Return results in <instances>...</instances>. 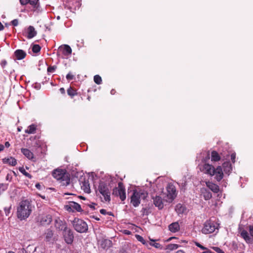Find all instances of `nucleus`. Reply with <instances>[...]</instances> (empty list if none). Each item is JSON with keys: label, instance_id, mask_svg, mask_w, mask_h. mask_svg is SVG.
<instances>
[{"label": "nucleus", "instance_id": "9d476101", "mask_svg": "<svg viewBox=\"0 0 253 253\" xmlns=\"http://www.w3.org/2000/svg\"><path fill=\"white\" fill-rule=\"evenodd\" d=\"M167 197L168 198L173 200L176 196V191L175 187L172 184L169 183L167 187Z\"/></svg>", "mask_w": 253, "mask_h": 253}, {"label": "nucleus", "instance_id": "412c9836", "mask_svg": "<svg viewBox=\"0 0 253 253\" xmlns=\"http://www.w3.org/2000/svg\"><path fill=\"white\" fill-rule=\"evenodd\" d=\"M52 216L50 214L44 215L41 219V222L42 224L48 225L52 221Z\"/></svg>", "mask_w": 253, "mask_h": 253}, {"label": "nucleus", "instance_id": "c03bdc74", "mask_svg": "<svg viewBox=\"0 0 253 253\" xmlns=\"http://www.w3.org/2000/svg\"><path fill=\"white\" fill-rule=\"evenodd\" d=\"M10 209H11V206H10L9 207L4 208V211H5V214L6 216H7L9 214L10 211Z\"/></svg>", "mask_w": 253, "mask_h": 253}, {"label": "nucleus", "instance_id": "0eeeda50", "mask_svg": "<svg viewBox=\"0 0 253 253\" xmlns=\"http://www.w3.org/2000/svg\"><path fill=\"white\" fill-rule=\"evenodd\" d=\"M113 195L117 197H119L122 201L126 199V189L122 182H119L118 187H115L113 189Z\"/></svg>", "mask_w": 253, "mask_h": 253}, {"label": "nucleus", "instance_id": "603ef678", "mask_svg": "<svg viewBox=\"0 0 253 253\" xmlns=\"http://www.w3.org/2000/svg\"><path fill=\"white\" fill-rule=\"evenodd\" d=\"M205 251L203 252L202 253H214V252H211L208 249L206 248V249H205Z\"/></svg>", "mask_w": 253, "mask_h": 253}, {"label": "nucleus", "instance_id": "37998d69", "mask_svg": "<svg viewBox=\"0 0 253 253\" xmlns=\"http://www.w3.org/2000/svg\"><path fill=\"white\" fill-rule=\"evenodd\" d=\"M66 79L68 80H72L74 79V75L71 73H69L66 76Z\"/></svg>", "mask_w": 253, "mask_h": 253}, {"label": "nucleus", "instance_id": "bf43d9fd", "mask_svg": "<svg viewBox=\"0 0 253 253\" xmlns=\"http://www.w3.org/2000/svg\"><path fill=\"white\" fill-rule=\"evenodd\" d=\"M4 149V146L2 144H0V152L2 151Z\"/></svg>", "mask_w": 253, "mask_h": 253}, {"label": "nucleus", "instance_id": "9b49d317", "mask_svg": "<svg viewBox=\"0 0 253 253\" xmlns=\"http://www.w3.org/2000/svg\"><path fill=\"white\" fill-rule=\"evenodd\" d=\"M54 226L56 229L63 231L68 228L67 224L66 222L64 220H62L59 217H57L55 219Z\"/></svg>", "mask_w": 253, "mask_h": 253}, {"label": "nucleus", "instance_id": "dca6fc26", "mask_svg": "<svg viewBox=\"0 0 253 253\" xmlns=\"http://www.w3.org/2000/svg\"><path fill=\"white\" fill-rule=\"evenodd\" d=\"M59 50L60 51L62 54L66 56L70 55L72 51L71 47L67 44H65L63 46H60L59 48Z\"/></svg>", "mask_w": 253, "mask_h": 253}, {"label": "nucleus", "instance_id": "4d7b16f0", "mask_svg": "<svg viewBox=\"0 0 253 253\" xmlns=\"http://www.w3.org/2000/svg\"><path fill=\"white\" fill-rule=\"evenodd\" d=\"M124 233L126 234H127V235H129L130 234V231H129V230H125L124 231Z\"/></svg>", "mask_w": 253, "mask_h": 253}, {"label": "nucleus", "instance_id": "cd10ccee", "mask_svg": "<svg viewBox=\"0 0 253 253\" xmlns=\"http://www.w3.org/2000/svg\"><path fill=\"white\" fill-rule=\"evenodd\" d=\"M241 236L247 243H250L252 242V238L249 236V234L247 231L245 230L242 231Z\"/></svg>", "mask_w": 253, "mask_h": 253}, {"label": "nucleus", "instance_id": "49530a36", "mask_svg": "<svg viewBox=\"0 0 253 253\" xmlns=\"http://www.w3.org/2000/svg\"><path fill=\"white\" fill-rule=\"evenodd\" d=\"M11 24L14 26H16L18 25V20L17 19L13 20L11 22Z\"/></svg>", "mask_w": 253, "mask_h": 253}, {"label": "nucleus", "instance_id": "09e8293b", "mask_svg": "<svg viewBox=\"0 0 253 253\" xmlns=\"http://www.w3.org/2000/svg\"><path fill=\"white\" fill-rule=\"evenodd\" d=\"M7 61L5 60H3L1 61L0 63V65L1 67L4 68L5 66L7 65Z\"/></svg>", "mask_w": 253, "mask_h": 253}, {"label": "nucleus", "instance_id": "338daca9", "mask_svg": "<svg viewBox=\"0 0 253 253\" xmlns=\"http://www.w3.org/2000/svg\"><path fill=\"white\" fill-rule=\"evenodd\" d=\"M114 90H113H113H112L111 91V94H113V93H114Z\"/></svg>", "mask_w": 253, "mask_h": 253}, {"label": "nucleus", "instance_id": "393cba45", "mask_svg": "<svg viewBox=\"0 0 253 253\" xmlns=\"http://www.w3.org/2000/svg\"><path fill=\"white\" fill-rule=\"evenodd\" d=\"M222 167L225 173H227L228 174H229L232 170L231 164L229 162H226L223 163Z\"/></svg>", "mask_w": 253, "mask_h": 253}, {"label": "nucleus", "instance_id": "2eb2a0df", "mask_svg": "<svg viewBox=\"0 0 253 253\" xmlns=\"http://www.w3.org/2000/svg\"><path fill=\"white\" fill-rule=\"evenodd\" d=\"M21 151L22 153L29 160L33 162L36 161V158L34 156V154L28 149L22 148L21 149Z\"/></svg>", "mask_w": 253, "mask_h": 253}, {"label": "nucleus", "instance_id": "774afa93", "mask_svg": "<svg viewBox=\"0 0 253 253\" xmlns=\"http://www.w3.org/2000/svg\"><path fill=\"white\" fill-rule=\"evenodd\" d=\"M8 253H14V252H8Z\"/></svg>", "mask_w": 253, "mask_h": 253}, {"label": "nucleus", "instance_id": "39448f33", "mask_svg": "<svg viewBox=\"0 0 253 253\" xmlns=\"http://www.w3.org/2000/svg\"><path fill=\"white\" fill-rule=\"evenodd\" d=\"M73 225L75 230L79 233L86 232L88 230L87 224L81 219L75 218L73 221Z\"/></svg>", "mask_w": 253, "mask_h": 253}, {"label": "nucleus", "instance_id": "e433bc0d", "mask_svg": "<svg viewBox=\"0 0 253 253\" xmlns=\"http://www.w3.org/2000/svg\"><path fill=\"white\" fill-rule=\"evenodd\" d=\"M178 247L179 246L177 244H170L167 246V249L169 250L172 251L177 249L178 248Z\"/></svg>", "mask_w": 253, "mask_h": 253}, {"label": "nucleus", "instance_id": "473e14b6", "mask_svg": "<svg viewBox=\"0 0 253 253\" xmlns=\"http://www.w3.org/2000/svg\"><path fill=\"white\" fill-rule=\"evenodd\" d=\"M202 194L205 200H210L212 197L211 193L207 189H203Z\"/></svg>", "mask_w": 253, "mask_h": 253}, {"label": "nucleus", "instance_id": "b1692460", "mask_svg": "<svg viewBox=\"0 0 253 253\" xmlns=\"http://www.w3.org/2000/svg\"><path fill=\"white\" fill-rule=\"evenodd\" d=\"M2 162L4 164H8L9 165L12 166H15L17 164L16 160L13 157H9L7 158H4L2 159Z\"/></svg>", "mask_w": 253, "mask_h": 253}, {"label": "nucleus", "instance_id": "864d4df0", "mask_svg": "<svg viewBox=\"0 0 253 253\" xmlns=\"http://www.w3.org/2000/svg\"><path fill=\"white\" fill-rule=\"evenodd\" d=\"M59 91L60 92L63 94H65V90L64 89V88L63 87H61L59 89Z\"/></svg>", "mask_w": 253, "mask_h": 253}, {"label": "nucleus", "instance_id": "680f3d73", "mask_svg": "<svg viewBox=\"0 0 253 253\" xmlns=\"http://www.w3.org/2000/svg\"><path fill=\"white\" fill-rule=\"evenodd\" d=\"M176 253H184V252L182 250L177 251Z\"/></svg>", "mask_w": 253, "mask_h": 253}, {"label": "nucleus", "instance_id": "f3484780", "mask_svg": "<svg viewBox=\"0 0 253 253\" xmlns=\"http://www.w3.org/2000/svg\"><path fill=\"white\" fill-rule=\"evenodd\" d=\"M153 203L155 206L161 210L164 207V204L163 202L162 198L159 196H156L153 198Z\"/></svg>", "mask_w": 253, "mask_h": 253}, {"label": "nucleus", "instance_id": "052dcab7", "mask_svg": "<svg viewBox=\"0 0 253 253\" xmlns=\"http://www.w3.org/2000/svg\"><path fill=\"white\" fill-rule=\"evenodd\" d=\"M119 253H127L126 251L125 250H122L120 251Z\"/></svg>", "mask_w": 253, "mask_h": 253}, {"label": "nucleus", "instance_id": "c85d7f7f", "mask_svg": "<svg viewBox=\"0 0 253 253\" xmlns=\"http://www.w3.org/2000/svg\"><path fill=\"white\" fill-rule=\"evenodd\" d=\"M100 245L103 249L108 248L111 247L112 241L109 239H104L101 241Z\"/></svg>", "mask_w": 253, "mask_h": 253}, {"label": "nucleus", "instance_id": "20e7f679", "mask_svg": "<svg viewBox=\"0 0 253 253\" xmlns=\"http://www.w3.org/2000/svg\"><path fill=\"white\" fill-rule=\"evenodd\" d=\"M218 225L215 221L211 219L208 220L205 222L202 232L205 234L212 233L215 229H218Z\"/></svg>", "mask_w": 253, "mask_h": 253}, {"label": "nucleus", "instance_id": "c756f323", "mask_svg": "<svg viewBox=\"0 0 253 253\" xmlns=\"http://www.w3.org/2000/svg\"><path fill=\"white\" fill-rule=\"evenodd\" d=\"M67 92L68 95L70 96L72 98L78 94L77 90L71 86H70L67 89Z\"/></svg>", "mask_w": 253, "mask_h": 253}, {"label": "nucleus", "instance_id": "72a5a7b5", "mask_svg": "<svg viewBox=\"0 0 253 253\" xmlns=\"http://www.w3.org/2000/svg\"><path fill=\"white\" fill-rule=\"evenodd\" d=\"M93 80L94 82L97 84H101L102 82L101 77L98 75H95Z\"/></svg>", "mask_w": 253, "mask_h": 253}, {"label": "nucleus", "instance_id": "79ce46f5", "mask_svg": "<svg viewBox=\"0 0 253 253\" xmlns=\"http://www.w3.org/2000/svg\"><path fill=\"white\" fill-rule=\"evenodd\" d=\"M212 249L217 253H224V252L221 249L217 247H212Z\"/></svg>", "mask_w": 253, "mask_h": 253}, {"label": "nucleus", "instance_id": "ea45409f", "mask_svg": "<svg viewBox=\"0 0 253 253\" xmlns=\"http://www.w3.org/2000/svg\"><path fill=\"white\" fill-rule=\"evenodd\" d=\"M150 245L152 246L155 247L157 249L160 248L161 247V245L158 243H154V241L153 242L150 243Z\"/></svg>", "mask_w": 253, "mask_h": 253}, {"label": "nucleus", "instance_id": "e2e57ef3", "mask_svg": "<svg viewBox=\"0 0 253 253\" xmlns=\"http://www.w3.org/2000/svg\"><path fill=\"white\" fill-rule=\"evenodd\" d=\"M87 99L88 100V101H90V99H91V97L90 96H88L87 97Z\"/></svg>", "mask_w": 253, "mask_h": 253}, {"label": "nucleus", "instance_id": "7c9ffc66", "mask_svg": "<svg viewBox=\"0 0 253 253\" xmlns=\"http://www.w3.org/2000/svg\"><path fill=\"white\" fill-rule=\"evenodd\" d=\"M36 129L37 126L35 124H32L28 126V128L25 130V132L28 134H33L35 133Z\"/></svg>", "mask_w": 253, "mask_h": 253}, {"label": "nucleus", "instance_id": "a19ab883", "mask_svg": "<svg viewBox=\"0 0 253 253\" xmlns=\"http://www.w3.org/2000/svg\"><path fill=\"white\" fill-rule=\"evenodd\" d=\"M136 239L139 241H140V242H141L142 244H145V240L143 239V238L140 236V235H136Z\"/></svg>", "mask_w": 253, "mask_h": 253}, {"label": "nucleus", "instance_id": "4c0bfd02", "mask_svg": "<svg viewBox=\"0 0 253 253\" xmlns=\"http://www.w3.org/2000/svg\"><path fill=\"white\" fill-rule=\"evenodd\" d=\"M141 212L142 213L143 215H148L150 213V209L146 208H142V209L141 210Z\"/></svg>", "mask_w": 253, "mask_h": 253}, {"label": "nucleus", "instance_id": "a211bd4d", "mask_svg": "<svg viewBox=\"0 0 253 253\" xmlns=\"http://www.w3.org/2000/svg\"><path fill=\"white\" fill-rule=\"evenodd\" d=\"M206 186L213 192L217 193L219 191V186L211 181L206 182Z\"/></svg>", "mask_w": 253, "mask_h": 253}, {"label": "nucleus", "instance_id": "7ed1b4c3", "mask_svg": "<svg viewBox=\"0 0 253 253\" xmlns=\"http://www.w3.org/2000/svg\"><path fill=\"white\" fill-rule=\"evenodd\" d=\"M112 186L109 182L101 181L98 187V192L102 195L105 202L111 201V190Z\"/></svg>", "mask_w": 253, "mask_h": 253}, {"label": "nucleus", "instance_id": "5fc2aeb1", "mask_svg": "<svg viewBox=\"0 0 253 253\" xmlns=\"http://www.w3.org/2000/svg\"><path fill=\"white\" fill-rule=\"evenodd\" d=\"M4 145L6 148H8L10 146V143L8 141L6 142Z\"/></svg>", "mask_w": 253, "mask_h": 253}, {"label": "nucleus", "instance_id": "5701e85b", "mask_svg": "<svg viewBox=\"0 0 253 253\" xmlns=\"http://www.w3.org/2000/svg\"><path fill=\"white\" fill-rule=\"evenodd\" d=\"M36 35L37 32L35 28L32 26H30L27 29V38L31 39L36 36Z\"/></svg>", "mask_w": 253, "mask_h": 253}, {"label": "nucleus", "instance_id": "6ab92c4d", "mask_svg": "<svg viewBox=\"0 0 253 253\" xmlns=\"http://www.w3.org/2000/svg\"><path fill=\"white\" fill-rule=\"evenodd\" d=\"M14 54L17 60H22L26 56V53L22 49H17L14 51Z\"/></svg>", "mask_w": 253, "mask_h": 253}, {"label": "nucleus", "instance_id": "f8f14e48", "mask_svg": "<svg viewBox=\"0 0 253 253\" xmlns=\"http://www.w3.org/2000/svg\"><path fill=\"white\" fill-rule=\"evenodd\" d=\"M65 209L68 211H81L82 208L81 206L73 201L69 202V204L65 206Z\"/></svg>", "mask_w": 253, "mask_h": 253}, {"label": "nucleus", "instance_id": "2f4dec72", "mask_svg": "<svg viewBox=\"0 0 253 253\" xmlns=\"http://www.w3.org/2000/svg\"><path fill=\"white\" fill-rule=\"evenodd\" d=\"M186 209L185 206H183L180 204H178L176 206L175 211L176 212L179 213H183L186 211Z\"/></svg>", "mask_w": 253, "mask_h": 253}, {"label": "nucleus", "instance_id": "bb28decb", "mask_svg": "<svg viewBox=\"0 0 253 253\" xmlns=\"http://www.w3.org/2000/svg\"><path fill=\"white\" fill-rule=\"evenodd\" d=\"M221 159L219 154L215 151H212L211 152V161L212 162H218Z\"/></svg>", "mask_w": 253, "mask_h": 253}, {"label": "nucleus", "instance_id": "a878e982", "mask_svg": "<svg viewBox=\"0 0 253 253\" xmlns=\"http://www.w3.org/2000/svg\"><path fill=\"white\" fill-rule=\"evenodd\" d=\"M39 0H20V3L22 5H26L28 3L30 4L34 7H36L38 3Z\"/></svg>", "mask_w": 253, "mask_h": 253}, {"label": "nucleus", "instance_id": "ddd939ff", "mask_svg": "<svg viewBox=\"0 0 253 253\" xmlns=\"http://www.w3.org/2000/svg\"><path fill=\"white\" fill-rule=\"evenodd\" d=\"M80 183L82 189L85 193H90L91 192L90 184L88 179H85L84 177H81L80 179Z\"/></svg>", "mask_w": 253, "mask_h": 253}, {"label": "nucleus", "instance_id": "6e6552de", "mask_svg": "<svg viewBox=\"0 0 253 253\" xmlns=\"http://www.w3.org/2000/svg\"><path fill=\"white\" fill-rule=\"evenodd\" d=\"M63 236L65 242L68 244H71L73 241L74 236L72 230L67 228L63 231Z\"/></svg>", "mask_w": 253, "mask_h": 253}, {"label": "nucleus", "instance_id": "de8ad7c7", "mask_svg": "<svg viewBox=\"0 0 253 253\" xmlns=\"http://www.w3.org/2000/svg\"><path fill=\"white\" fill-rule=\"evenodd\" d=\"M195 245H196V246H197L198 247L200 248L202 250H204L205 249H206V247H204L203 246H202V245H201L200 243H199L198 242H195Z\"/></svg>", "mask_w": 253, "mask_h": 253}, {"label": "nucleus", "instance_id": "6e6d98bb", "mask_svg": "<svg viewBox=\"0 0 253 253\" xmlns=\"http://www.w3.org/2000/svg\"><path fill=\"white\" fill-rule=\"evenodd\" d=\"M4 29V26L2 23L0 22V31H2Z\"/></svg>", "mask_w": 253, "mask_h": 253}, {"label": "nucleus", "instance_id": "1a4fd4ad", "mask_svg": "<svg viewBox=\"0 0 253 253\" xmlns=\"http://www.w3.org/2000/svg\"><path fill=\"white\" fill-rule=\"evenodd\" d=\"M214 169L215 168L212 165L208 163H205L203 165L201 170L204 173L212 176H214V174H215L214 173Z\"/></svg>", "mask_w": 253, "mask_h": 253}, {"label": "nucleus", "instance_id": "f03ea898", "mask_svg": "<svg viewBox=\"0 0 253 253\" xmlns=\"http://www.w3.org/2000/svg\"><path fill=\"white\" fill-rule=\"evenodd\" d=\"M52 175L63 186H66L70 183V174L66 169H56L53 171Z\"/></svg>", "mask_w": 253, "mask_h": 253}, {"label": "nucleus", "instance_id": "0e129e2a", "mask_svg": "<svg viewBox=\"0 0 253 253\" xmlns=\"http://www.w3.org/2000/svg\"><path fill=\"white\" fill-rule=\"evenodd\" d=\"M93 217H94L96 220H99V218H98V217H94V216H93Z\"/></svg>", "mask_w": 253, "mask_h": 253}, {"label": "nucleus", "instance_id": "c9c22d12", "mask_svg": "<svg viewBox=\"0 0 253 253\" xmlns=\"http://www.w3.org/2000/svg\"><path fill=\"white\" fill-rule=\"evenodd\" d=\"M41 47L39 44H33L32 46V51L34 53H37L40 51Z\"/></svg>", "mask_w": 253, "mask_h": 253}, {"label": "nucleus", "instance_id": "3c124183", "mask_svg": "<svg viewBox=\"0 0 253 253\" xmlns=\"http://www.w3.org/2000/svg\"><path fill=\"white\" fill-rule=\"evenodd\" d=\"M235 158H236V154H232L231 155V159L233 163H235Z\"/></svg>", "mask_w": 253, "mask_h": 253}, {"label": "nucleus", "instance_id": "58836bf2", "mask_svg": "<svg viewBox=\"0 0 253 253\" xmlns=\"http://www.w3.org/2000/svg\"><path fill=\"white\" fill-rule=\"evenodd\" d=\"M56 68L57 67L56 66H50L47 68V72L48 73H52L55 71Z\"/></svg>", "mask_w": 253, "mask_h": 253}, {"label": "nucleus", "instance_id": "f704fd0d", "mask_svg": "<svg viewBox=\"0 0 253 253\" xmlns=\"http://www.w3.org/2000/svg\"><path fill=\"white\" fill-rule=\"evenodd\" d=\"M19 170L26 177L30 178L32 177L31 175L27 172L23 167H20L19 168Z\"/></svg>", "mask_w": 253, "mask_h": 253}, {"label": "nucleus", "instance_id": "69168bd1", "mask_svg": "<svg viewBox=\"0 0 253 253\" xmlns=\"http://www.w3.org/2000/svg\"><path fill=\"white\" fill-rule=\"evenodd\" d=\"M173 238H174V237H170V238H169V239L168 240L170 241V240H171Z\"/></svg>", "mask_w": 253, "mask_h": 253}, {"label": "nucleus", "instance_id": "4be33fe9", "mask_svg": "<svg viewBox=\"0 0 253 253\" xmlns=\"http://www.w3.org/2000/svg\"><path fill=\"white\" fill-rule=\"evenodd\" d=\"M169 229L173 233L178 232L180 230V226L178 222H174L169 225Z\"/></svg>", "mask_w": 253, "mask_h": 253}, {"label": "nucleus", "instance_id": "8fccbe9b", "mask_svg": "<svg viewBox=\"0 0 253 253\" xmlns=\"http://www.w3.org/2000/svg\"><path fill=\"white\" fill-rule=\"evenodd\" d=\"M249 231L251 235L253 237V226L250 225L249 226Z\"/></svg>", "mask_w": 253, "mask_h": 253}, {"label": "nucleus", "instance_id": "f257e3e1", "mask_svg": "<svg viewBox=\"0 0 253 253\" xmlns=\"http://www.w3.org/2000/svg\"><path fill=\"white\" fill-rule=\"evenodd\" d=\"M32 211V205L28 200H22L17 208V217L20 220L27 219Z\"/></svg>", "mask_w": 253, "mask_h": 253}, {"label": "nucleus", "instance_id": "4468645a", "mask_svg": "<svg viewBox=\"0 0 253 253\" xmlns=\"http://www.w3.org/2000/svg\"><path fill=\"white\" fill-rule=\"evenodd\" d=\"M214 178L217 181H220L223 178V172L221 166H217L216 168L214 169Z\"/></svg>", "mask_w": 253, "mask_h": 253}, {"label": "nucleus", "instance_id": "aec40b11", "mask_svg": "<svg viewBox=\"0 0 253 253\" xmlns=\"http://www.w3.org/2000/svg\"><path fill=\"white\" fill-rule=\"evenodd\" d=\"M45 239L46 241L53 243L56 239L55 237H53V232L52 230L50 229L47 230L45 233Z\"/></svg>", "mask_w": 253, "mask_h": 253}, {"label": "nucleus", "instance_id": "a18cd8bd", "mask_svg": "<svg viewBox=\"0 0 253 253\" xmlns=\"http://www.w3.org/2000/svg\"><path fill=\"white\" fill-rule=\"evenodd\" d=\"M100 212L102 214H104V215H105L107 213L109 215H113L112 212H107V211L105 209H101L100 210Z\"/></svg>", "mask_w": 253, "mask_h": 253}, {"label": "nucleus", "instance_id": "423d86ee", "mask_svg": "<svg viewBox=\"0 0 253 253\" xmlns=\"http://www.w3.org/2000/svg\"><path fill=\"white\" fill-rule=\"evenodd\" d=\"M147 194L143 191H134L131 197L130 203L132 205L136 207L139 206L140 203V199H145L147 197Z\"/></svg>", "mask_w": 253, "mask_h": 253}, {"label": "nucleus", "instance_id": "13d9d810", "mask_svg": "<svg viewBox=\"0 0 253 253\" xmlns=\"http://www.w3.org/2000/svg\"><path fill=\"white\" fill-rule=\"evenodd\" d=\"M95 205H96L95 203H92V205H90V207L92 209H95Z\"/></svg>", "mask_w": 253, "mask_h": 253}]
</instances>
